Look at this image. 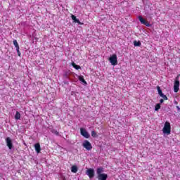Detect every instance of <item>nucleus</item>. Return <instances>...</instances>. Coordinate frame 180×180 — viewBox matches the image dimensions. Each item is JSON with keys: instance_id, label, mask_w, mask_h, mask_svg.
Returning <instances> with one entry per match:
<instances>
[{"instance_id": "nucleus-1", "label": "nucleus", "mask_w": 180, "mask_h": 180, "mask_svg": "<svg viewBox=\"0 0 180 180\" xmlns=\"http://www.w3.org/2000/svg\"><path fill=\"white\" fill-rule=\"evenodd\" d=\"M162 131L165 133V134H171V123L166 122L165 123Z\"/></svg>"}, {"instance_id": "nucleus-2", "label": "nucleus", "mask_w": 180, "mask_h": 180, "mask_svg": "<svg viewBox=\"0 0 180 180\" xmlns=\"http://www.w3.org/2000/svg\"><path fill=\"white\" fill-rule=\"evenodd\" d=\"M179 75L176 78L174 84V91L175 93L179 91Z\"/></svg>"}, {"instance_id": "nucleus-3", "label": "nucleus", "mask_w": 180, "mask_h": 180, "mask_svg": "<svg viewBox=\"0 0 180 180\" xmlns=\"http://www.w3.org/2000/svg\"><path fill=\"white\" fill-rule=\"evenodd\" d=\"M109 61L112 65H117V56L116 54L112 55L109 58Z\"/></svg>"}, {"instance_id": "nucleus-4", "label": "nucleus", "mask_w": 180, "mask_h": 180, "mask_svg": "<svg viewBox=\"0 0 180 180\" xmlns=\"http://www.w3.org/2000/svg\"><path fill=\"white\" fill-rule=\"evenodd\" d=\"M83 147L87 150V151H91L92 150V144L88 140H85L82 144Z\"/></svg>"}, {"instance_id": "nucleus-5", "label": "nucleus", "mask_w": 180, "mask_h": 180, "mask_svg": "<svg viewBox=\"0 0 180 180\" xmlns=\"http://www.w3.org/2000/svg\"><path fill=\"white\" fill-rule=\"evenodd\" d=\"M80 134L85 139H89V137H90L89 133H88L86 129H85L84 128H80Z\"/></svg>"}, {"instance_id": "nucleus-6", "label": "nucleus", "mask_w": 180, "mask_h": 180, "mask_svg": "<svg viewBox=\"0 0 180 180\" xmlns=\"http://www.w3.org/2000/svg\"><path fill=\"white\" fill-rule=\"evenodd\" d=\"M90 179H92L95 176V170L94 169H88L86 172Z\"/></svg>"}, {"instance_id": "nucleus-7", "label": "nucleus", "mask_w": 180, "mask_h": 180, "mask_svg": "<svg viewBox=\"0 0 180 180\" xmlns=\"http://www.w3.org/2000/svg\"><path fill=\"white\" fill-rule=\"evenodd\" d=\"M138 19L142 25H145V26H147V27H150V22H148L147 20H144V18H143V16L139 15L138 17Z\"/></svg>"}, {"instance_id": "nucleus-8", "label": "nucleus", "mask_w": 180, "mask_h": 180, "mask_svg": "<svg viewBox=\"0 0 180 180\" xmlns=\"http://www.w3.org/2000/svg\"><path fill=\"white\" fill-rule=\"evenodd\" d=\"M6 143L9 150H12V148H13V143H12V139H11L9 137H7L6 139Z\"/></svg>"}, {"instance_id": "nucleus-9", "label": "nucleus", "mask_w": 180, "mask_h": 180, "mask_svg": "<svg viewBox=\"0 0 180 180\" xmlns=\"http://www.w3.org/2000/svg\"><path fill=\"white\" fill-rule=\"evenodd\" d=\"M34 148H35V151H36V153H37V154H39L40 151H41V148L40 146V143H35Z\"/></svg>"}, {"instance_id": "nucleus-10", "label": "nucleus", "mask_w": 180, "mask_h": 180, "mask_svg": "<svg viewBox=\"0 0 180 180\" xmlns=\"http://www.w3.org/2000/svg\"><path fill=\"white\" fill-rule=\"evenodd\" d=\"M71 18L72 20H74L75 23H78V25H84V23L81 22V21H79V20H78L75 15H72Z\"/></svg>"}, {"instance_id": "nucleus-11", "label": "nucleus", "mask_w": 180, "mask_h": 180, "mask_svg": "<svg viewBox=\"0 0 180 180\" xmlns=\"http://www.w3.org/2000/svg\"><path fill=\"white\" fill-rule=\"evenodd\" d=\"M98 180H106V179H108V174H101L98 176Z\"/></svg>"}, {"instance_id": "nucleus-12", "label": "nucleus", "mask_w": 180, "mask_h": 180, "mask_svg": "<svg viewBox=\"0 0 180 180\" xmlns=\"http://www.w3.org/2000/svg\"><path fill=\"white\" fill-rule=\"evenodd\" d=\"M71 172H73V174H77V172H78V167L76 165L72 166Z\"/></svg>"}, {"instance_id": "nucleus-13", "label": "nucleus", "mask_w": 180, "mask_h": 180, "mask_svg": "<svg viewBox=\"0 0 180 180\" xmlns=\"http://www.w3.org/2000/svg\"><path fill=\"white\" fill-rule=\"evenodd\" d=\"M79 81H81V82H83V84H85L86 85L88 83H86V81H85V79H84V76L80 75L78 77Z\"/></svg>"}, {"instance_id": "nucleus-14", "label": "nucleus", "mask_w": 180, "mask_h": 180, "mask_svg": "<svg viewBox=\"0 0 180 180\" xmlns=\"http://www.w3.org/2000/svg\"><path fill=\"white\" fill-rule=\"evenodd\" d=\"M96 172L98 176L102 174V172H103V167L97 168Z\"/></svg>"}, {"instance_id": "nucleus-15", "label": "nucleus", "mask_w": 180, "mask_h": 180, "mask_svg": "<svg viewBox=\"0 0 180 180\" xmlns=\"http://www.w3.org/2000/svg\"><path fill=\"white\" fill-rule=\"evenodd\" d=\"M72 66L73 67V68H75V70H81V66L75 64V63L74 62L72 63Z\"/></svg>"}, {"instance_id": "nucleus-16", "label": "nucleus", "mask_w": 180, "mask_h": 180, "mask_svg": "<svg viewBox=\"0 0 180 180\" xmlns=\"http://www.w3.org/2000/svg\"><path fill=\"white\" fill-rule=\"evenodd\" d=\"M134 46L135 47H140V46H141V42L140 41H134Z\"/></svg>"}, {"instance_id": "nucleus-17", "label": "nucleus", "mask_w": 180, "mask_h": 180, "mask_svg": "<svg viewBox=\"0 0 180 180\" xmlns=\"http://www.w3.org/2000/svg\"><path fill=\"white\" fill-rule=\"evenodd\" d=\"M15 120H20V112L19 111H17L15 115Z\"/></svg>"}, {"instance_id": "nucleus-18", "label": "nucleus", "mask_w": 180, "mask_h": 180, "mask_svg": "<svg viewBox=\"0 0 180 180\" xmlns=\"http://www.w3.org/2000/svg\"><path fill=\"white\" fill-rule=\"evenodd\" d=\"M157 89L160 96L164 94H162V90H161V88L160 87V86H157Z\"/></svg>"}, {"instance_id": "nucleus-19", "label": "nucleus", "mask_w": 180, "mask_h": 180, "mask_svg": "<svg viewBox=\"0 0 180 180\" xmlns=\"http://www.w3.org/2000/svg\"><path fill=\"white\" fill-rule=\"evenodd\" d=\"M13 43L15 47V49H19V44L18 43V41H16V39H14L13 41Z\"/></svg>"}, {"instance_id": "nucleus-20", "label": "nucleus", "mask_w": 180, "mask_h": 180, "mask_svg": "<svg viewBox=\"0 0 180 180\" xmlns=\"http://www.w3.org/2000/svg\"><path fill=\"white\" fill-rule=\"evenodd\" d=\"M160 109H161V104L160 103L156 104L155 107V110L158 111L160 110Z\"/></svg>"}, {"instance_id": "nucleus-21", "label": "nucleus", "mask_w": 180, "mask_h": 180, "mask_svg": "<svg viewBox=\"0 0 180 180\" xmlns=\"http://www.w3.org/2000/svg\"><path fill=\"white\" fill-rule=\"evenodd\" d=\"M91 136L95 139L98 137V134H96V131H91Z\"/></svg>"}, {"instance_id": "nucleus-22", "label": "nucleus", "mask_w": 180, "mask_h": 180, "mask_svg": "<svg viewBox=\"0 0 180 180\" xmlns=\"http://www.w3.org/2000/svg\"><path fill=\"white\" fill-rule=\"evenodd\" d=\"M52 133L53 134H56V136H59L60 135V133L58 131L54 130V129L52 131Z\"/></svg>"}, {"instance_id": "nucleus-23", "label": "nucleus", "mask_w": 180, "mask_h": 180, "mask_svg": "<svg viewBox=\"0 0 180 180\" xmlns=\"http://www.w3.org/2000/svg\"><path fill=\"white\" fill-rule=\"evenodd\" d=\"M161 98H163L164 101H168V97H167L165 94L160 96Z\"/></svg>"}, {"instance_id": "nucleus-24", "label": "nucleus", "mask_w": 180, "mask_h": 180, "mask_svg": "<svg viewBox=\"0 0 180 180\" xmlns=\"http://www.w3.org/2000/svg\"><path fill=\"white\" fill-rule=\"evenodd\" d=\"M19 49L20 48H16V51H17V53H18V57H20V51H19Z\"/></svg>"}, {"instance_id": "nucleus-25", "label": "nucleus", "mask_w": 180, "mask_h": 180, "mask_svg": "<svg viewBox=\"0 0 180 180\" xmlns=\"http://www.w3.org/2000/svg\"><path fill=\"white\" fill-rule=\"evenodd\" d=\"M160 103H164V99L161 98V99L160 100Z\"/></svg>"}, {"instance_id": "nucleus-26", "label": "nucleus", "mask_w": 180, "mask_h": 180, "mask_svg": "<svg viewBox=\"0 0 180 180\" xmlns=\"http://www.w3.org/2000/svg\"><path fill=\"white\" fill-rule=\"evenodd\" d=\"M176 109L178 110V111L179 112V110H180V108H179V106H176Z\"/></svg>"}]
</instances>
